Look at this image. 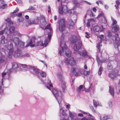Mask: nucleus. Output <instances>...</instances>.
<instances>
[{
	"label": "nucleus",
	"mask_w": 120,
	"mask_h": 120,
	"mask_svg": "<svg viewBox=\"0 0 120 120\" xmlns=\"http://www.w3.org/2000/svg\"><path fill=\"white\" fill-rule=\"evenodd\" d=\"M47 83L49 85L50 88L48 86H46H46L48 89L51 90L53 95L57 101L59 105L60 113L63 116H66L67 114L66 112L67 111V110H64L63 109L64 106L65 105L63 102H62V94L61 92L60 91H58L56 90L55 89H52V90H51L50 88L52 87V85L51 83L50 80H49L48 79H47Z\"/></svg>",
	"instance_id": "f257e3e1"
},
{
	"label": "nucleus",
	"mask_w": 120,
	"mask_h": 120,
	"mask_svg": "<svg viewBox=\"0 0 120 120\" xmlns=\"http://www.w3.org/2000/svg\"><path fill=\"white\" fill-rule=\"evenodd\" d=\"M60 48V49L58 54L61 56L62 55L65 54L67 57H70L71 56V52L69 49L67 48L65 43L64 42L61 40Z\"/></svg>",
	"instance_id": "f03ea898"
},
{
	"label": "nucleus",
	"mask_w": 120,
	"mask_h": 120,
	"mask_svg": "<svg viewBox=\"0 0 120 120\" xmlns=\"http://www.w3.org/2000/svg\"><path fill=\"white\" fill-rule=\"evenodd\" d=\"M81 45V41H80L75 45L73 49L74 50L76 51L78 54H79L80 56H84L86 55V51L85 50H83L82 52L78 51L80 49Z\"/></svg>",
	"instance_id": "7ed1b4c3"
},
{
	"label": "nucleus",
	"mask_w": 120,
	"mask_h": 120,
	"mask_svg": "<svg viewBox=\"0 0 120 120\" xmlns=\"http://www.w3.org/2000/svg\"><path fill=\"white\" fill-rule=\"evenodd\" d=\"M36 20L38 21L37 22H36V21L34 19L32 20H29L28 21V22L29 24L31 25L38 23L40 22L41 24L44 26L46 25L47 23V22L45 19H41L40 17H37Z\"/></svg>",
	"instance_id": "20e7f679"
},
{
	"label": "nucleus",
	"mask_w": 120,
	"mask_h": 120,
	"mask_svg": "<svg viewBox=\"0 0 120 120\" xmlns=\"http://www.w3.org/2000/svg\"><path fill=\"white\" fill-rule=\"evenodd\" d=\"M30 68L31 71H32L33 73L38 76L39 74H40L42 77H45L46 76V74L45 73L42 71L39 70L37 68H36L34 67L30 66Z\"/></svg>",
	"instance_id": "39448f33"
},
{
	"label": "nucleus",
	"mask_w": 120,
	"mask_h": 120,
	"mask_svg": "<svg viewBox=\"0 0 120 120\" xmlns=\"http://www.w3.org/2000/svg\"><path fill=\"white\" fill-rule=\"evenodd\" d=\"M101 44L100 42L98 43L97 44V47L99 51V52L98 53V55H97L96 56V60L98 66H99V65L100 62L103 63V62H105V61L100 60L99 58H100L101 59V53L100 52V47H101Z\"/></svg>",
	"instance_id": "423d86ee"
},
{
	"label": "nucleus",
	"mask_w": 120,
	"mask_h": 120,
	"mask_svg": "<svg viewBox=\"0 0 120 120\" xmlns=\"http://www.w3.org/2000/svg\"><path fill=\"white\" fill-rule=\"evenodd\" d=\"M58 23L59 30L60 32H62L65 30V20L63 18L59 20Z\"/></svg>",
	"instance_id": "0eeeda50"
},
{
	"label": "nucleus",
	"mask_w": 120,
	"mask_h": 120,
	"mask_svg": "<svg viewBox=\"0 0 120 120\" xmlns=\"http://www.w3.org/2000/svg\"><path fill=\"white\" fill-rule=\"evenodd\" d=\"M11 41L14 42L16 46L19 45L21 48L24 46L25 43L20 41L19 39L17 38H12L11 39Z\"/></svg>",
	"instance_id": "6e6552de"
},
{
	"label": "nucleus",
	"mask_w": 120,
	"mask_h": 120,
	"mask_svg": "<svg viewBox=\"0 0 120 120\" xmlns=\"http://www.w3.org/2000/svg\"><path fill=\"white\" fill-rule=\"evenodd\" d=\"M15 31V28L14 27H11L10 28L9 30L7 28L4 29V31L2 30L0 31V35H2L4 33L6 34L7 35H8L10 33H13L14 34Z\"/></svg>",
	"instance_id": "1a4fd4ad"
},
{
	"label": "nucleus",
	"mask_w": 120,
	"mask_h": 120,
	"mask_svg": "<svg viewBox=\"0 0 120 120\" xmlns=\"http://www.w3.org/2000/svg\"><path fill=\"white\" fill-rule=\"evenodd\" d=\"M108 36L109 37H111V39L113 41H119L120 38L118 37L119 35L117 34H115L112 36L111 32L108 31L107 32Z\"/></svg>",
	"instance_id": "9d476101"
},
{
	"label": "nucleus",
	"mask_w": 120,
	"mask_h": 120,
	"mask_svg": "<svg viewBox=\"0 0 120 120\" xmlns=\"http://www.w3.org/2000/svg\"><path fill=\"white\" fill-rule=\"evenodd\" d=\"M48 39H46L45 40L44 42L42 41H40L38 42L36 44L37 46L40 47V49L43 48L44 47H46V45L48 44Z\"/></svg>",
	"instance_id": "9b49d317"
},
{
	"label": "nucleus",
	"mask_w": 120,
	"mask_h": 120,
	"mask_svg": "<svg viewBox=\"0 0 120 120\" xmlns=\"http://www.w3.org/2000/svg\"><path fill=\"white\" fill-rule=\"evenodd\" d=\"M68 8L65 5H61L59 10V12L60 14L68 13Z\"/></svg>",
	"instance_id": "f8f14e48"
},
{
	"label": "nucleus",
	"mask_w": 120,
	"mask_h": 120,
	"mask_svg": "<svg viewBox=\"0 0 120 120\" xmlns=\"http://www.w3.org/2000/svg\"><path fill=\"white\" fill-rule=\"evenodd\" d=\"M66 62L68 64H69L72 66L75 65L76 64V61L73 57L67 58Z\"/></svg>",
	"instance_id": "ddd939ff"
},
{
	"label": "nucleus",
	"mask_w": 120,
	"mask_h": 120,
	"mask_svg": "<svg viewBox=\"0 0 120 120\" xmlns=\"http://www.w3.org/2000/svg\"><path fill=\"white\" fill-rule=\"evenodd\" d=\"M7 48L8 51V55L10 56H12L14 51L13 44L11 43L9 45H8Z\"/></svg>",
	"instance_id": "4468645a"
},
{
	"label": "nucleus",
	"mask_w": 120,
	"mask_h": 120,
	"mask_svg": "<svg viewBox=\"0 0 120 120\" xmlns=\"http://www.w3.org/2000/svg\"><path fill=\"white\" fill-rule=\"evenodd\" d=\"M82 71L80 68H73L72 71L75 76L80 75L82 74Z\"/></svg>",
	"instance_id": "2eb2a0df"
},
{
	"label": "nucleus",
	"mask_w": 120,
	"mask_h": 120,
	"mask_svg": "<svg viewBox=\"0 0 120 120\" xmlns=\"http://www.w3.org/2000/svg\"><path fill=\"white\" fill-rule=\"evenodd\" d=\"M78 40L77 36L75 35L71 36L69 38L70 42L72 43H76L78 41Z\"/></svg>",
	"instance_id": "dca6fc26"
},
{
	"label": "nucleus",
	"mask_w": 120,
	"mask_h": 120,
	"mask_svg": "<svg viewBox=\"0 0 120 120\" xmlns=\"http://www.w3.org/2000/svg\"><path fill=\"white\" fill-rule=\"evenodd\" d=\"M47 29L49 30L50 31L48 33V37L49 39H50L51 37V34L52 31V29L50 27V25L49 24L45 28V30Z\"/></svg>",
	"instance_id": "f3484780"
},
{
	"label": "nucleus",
	"mask_w": 120,
	"mask_h": 120,
	"mask_svg": "<svg viewBox=\"0 0 120 120\" xmlns=\"http://www.w3.org/2000/svg\"><path fill=\"white\" fill-rule=\"evenodd\" d=\"M7 75V73H6L3 72L2 74V80L1 85L0 86V91L1 90V87H2L3 86V82L5 79L8 78V77H7L6 75Z\"/></svg>",
	"instance_id": "a211bd4d"
},
{
	"label": "nucleus",
	"mask_w": 120,
	"mask_h": 120,
	"mask_svg": "<svg viewBox=\"0 0 120 120\" xmlns=\"http://www.w3.org/2000/svg\"><path fill=\"white\" fill-rule=\"evenodd\" d=\"M69 116L68 118V120H74V117L75 116V114L74 112L69 111Z\"/></svg>",
	"instance_id": "6ab92c4d"
},
{
	"label": "nucleus",
	"mask_w": 120,
	"mask_h": 120,
	"mask_svg": "<svg viewBox=\"0 0 120 120\" xmlns=\"http://www.w3.org/2000/svg\"><path fill=\"white\" fill-rule=\"evenodd\" d=\"M8 40L5 39L4 36H2L1 37V39L0 41V43L4 44L7 43L8 42Z\"/></svg>",
	"instance_id": "aec40b11"
},
{
	"label": "nucleus",
	"mask_w": 120,
	"mask_h": 120,
	"mask_svg": "<svg viewBox=\"0 0 120 120\" xmlns=\"http://www.w3.org/2000/svg\"><path fill=\"white\" fill-rule=\"evenodd\" d=\"M119 30L120 28L119 26L116 25L112 28V31L113 32L116 33L117 32L116 31H118Z\"/></svg>",
	"instance_id": "412c9836"
},
{
	"label": "nucleus",
	"mask_w": 120,
	"mask_h": 120,
	"mask_svg": "<svg viewBox=\"0 0 120 120\" xmlns=\"http://www.w3.org/2000/svg\"><path fill=\"white\" fill-rule=\"evenodd\" d=\"M109 92L111 95L113 97H114V89L113 86H110L109 87Z\"/></svg>",
	"instance_id": "4be33fe9"
},
{
	"label": "nucleus",
	"mask_w": 120,
	"mask_h": 120,
	"mask_svg": "<svg viewBox=\"0 0 120 120\" xmlns=\"http://www.w3.org/2000/svg\"><path fill=\"white\" fill-rule=\"evenodd\" d=\"M93 85L92 83H91L90 85V86L89 88L87 90H86L85 87H83V90L85 91L86 92H89L91 90H93Z\"/></svg>",
	"instance_id": "5701e85b"
},
{
	"label": "nucleus",
	"mask_w": 120,
	"mask_h": 120,
	"mask_svg": "<svg viewBox=\"0 0 120 120\" xmlns=\"http://www.w3.org/2000/svg\"><path fill=\"white\" fill-rule=\"evenodd\" d=\"M68 25L70 26V28H71L74 25V22L73 21L72 19L69 20V21L68 23Z\"/></svg>",
	"instance_id": "b1692460"
},
{
	"label": "nucleus",
	"mask_w": 120,
	"mask_h": 120,
	"mask_svg": "<svg viewBox=\"0 0 120 120\" xmlns=\"http://www.w3.org/2000/svg\"><path fill=\"white\" fill-rule=\"evenodd\" d=\"M12 68L15 70L18 67V64L15 62H13L12 63Z\"/></svg>",
	"instance_id": "393cba45"
},
{
	"label": "nucleus",
	"mask_w": 120,
	"mask_h": 120,
	"mask_svg": "<svg viewBox=\"0 0 120 120\" xmlns=\"http://www.w3.org/2000/svg\"><path fill=\"white\" fill-rule=\"evenodd\" d=\"M5 21L7 22L6 23L7 26L8 25V26H10L11 24H13V23L11 21L10 19L9 18L5 20Z\"/></svg>",
	"instance_id": "a878e982"
},
{
	"label": "nucleus",
	"mask_w": 120,
	"mask_h": 120,
	"mask_svg": "<svg viewBox=\"0 0 120 120\" xmlns=\"http://www.w3.org/2000/svg\"><path fill=\"white\" fill-rule=\"evenodd\" d=\"M13 56L15 57H19L21 58L22 56V54L19 52H17L16 54H14Z\"/></svg>",
	"instance_id": "bb28decb"
},
{
	"label": "nucleus",
	"mask_w": 120,
	"mask_h": 120,
	"mask_svg": "<svg viewBox=\"0 0 120 120\" xmlns=\"http://www.w3.org/2000/svg\"><path fill=\"white\" fill-rule=\"evenodd\" d=\"M6 60L7 59L4 56H2L1 58H0V64L3 62L4 64H5Z\"/></svg>",
	"instance_id": "cd10ccee"
},
{
	"label": "nucleus",
	"mask_w": 120,
	"mask_h": 120,
	"mask_svg": "<svg viewBox=\"0 0 120 120\" xmlns=\"http://www.w3.org/2000/svg\"><path fill=\"white\" fill-rule=\"evenodd\" d=\"M118 42H115L114 43V45L115 48H117V49L118 50H119L118 49V46H120V39L119 41H118Z\"/></svg>",
	"instance_id": "c85d7f7f"
},
{
	"label": "nucleus",
	"mask_w": 120,
	"mask_h": 120,
	"mask_svg": "<svg viewBox=\"0 0 120 120\" xmlns=\"http://www.w3.org/2000/svg\"><path fill=\"white\" fill-rule=\"evenodd\" d=\"M100 27L98 26H95L94 28V30L95 32H98L99 31Z\"/></svg>",
	"instance_id": "c756f323"
},
{
	"label": "nucleus",
	"mask_w": 120,
	"mask_h": 120,
	"mask_svg": "<svg viewBox=\"0 0 120 120\" xmlns=\"http://www.w3.org/2000/svg\"><path fill=\"white\" fill-rule=\"evenodd\" d=\"M61 87L63 92H64L66 90V86L65 82H63L62 84Z\"/></svg>",
	"instance_id": "7c9ffc66"
},
{
	"label": "nucleus",
	"mask_w": 120,
	"mask_h": 120,
	"mask_svg": "<svg viewBox=\"0 0 120 120\" xmlns=\"http://www.w3.org/2000/svg\"><path fill=\"white\" fill-rule=\"evenodd\" d=\"M58 78L60 79H62L63 77L62 72H59L57 74Z\"/></svg>",
	"instance_id": "2f4dec72"
},
{
	"label": "nucleus",
	"mask_w": 120,
	"mask_h": 120,
	"mask_svg": "<svg viewBox=\"0 0 120 120\" xmlns=\"http://www.w3.org/2000/svg\"><path fill=\"white\" fill-rule=\"evenodd\" d=\"M83 87V85H80L79 87H77L76 89L77 91L79 92L81 91L82 90V89Z\"/></svg>",
	"instance_id": "473e14b6"
},
{
	"label": "nucleus",
	"mask_w": 120,
	"mask_h": 120,
	"mask_svg": "<svg viewBox=\"0 0 120 120\" xmlns=\"http://www.w3.org/2000/svg\"><path fill=\"white\" fill-rule=\"evenodd\" d=\"M101 19V20L100 21L101 23L105 24L107 22V20L105 16H103V18Z\"/></svg>",
	"instance_id": "72a5a7b5"
},
{
	"label": "nucleus",
	"mask_w": 120,
	"mask_h": 120,
	"mask_svg": "<svg viewBox=\"0 0 120 120\" xmlns=\"http://www.w3.org/2000/svg\"><path fill=\"white\" fill-rule=\"evenodd\" d=\"M93 103L94 106L95 107H96L98 105L101 106V105L99 104V102L98 101L96 102L95 100H93Z\"/></svg>",
	"instance_id": "f704fd0d"
},
{
	"label": "nucleus",
	"mask_w": 120,
	"mask_h": 120,
	"mask_svg": "<svg viewBox=\"0 0 120 120\" xmlns=\"http://www.w3.org/2000/svg\"><path fill=\"white\" fill-rule=\"evenodd\" d=\"M14 35H17L19 37H21L23 35V34H20L19 32L17 31L15 32L14 34Z\"/></svg>",
	"instance_id": "c9c22d12"
},
{
	"label": "nucleus",
	"mask_w": 120,
	"mask_h": 120,
	"mask_svg": "<svg viewBox=\"0 0 120 120\" xmlns=\"http://www.w3.org/2000/svg\"><path fill=\"white\" fill-rule=\"evenodd\" d=\"M103 16H104L103 13V12H101V13H100V14L98 15V16L97 17V18H103Z\"/></svg>",
	"instance_id": "e433bc0d"
},
{
	"label": "nucleus",
	"mask_w": 120,
	"mask_h": 120,
	"mask_svg": "<svg viewBox=\"0 0 120 120\" xmlns=\"http://www.w3.org/2000/svg\"><path fill=\"white\" fill-rule=\"evenodd\" d=\"M116 3L117 5L116 6V5H115V7H116V9L118 10V6L120 4V2L118 1L117 0L116 1Z\"/></svg>",
	"instance_id": "4c0bfd02"
},
{
	"label": "nucleus",
	"mask_w": 120,
	"mask_h": 120,
	"mask_svg": "<svg viewBox=\"0 0 120 120\" xmlns=\"http://www.w3.org/2000/svg\"><path fill=\"white\" fill-rule=\"evenodd\" d=\"M7 5L6 4H3L1 7V8L3 9H5L7 7Z\"/></svg>",
	"instance_id": "58836bf2"
},
{
	"label": "nucleus",
	"mask_w": 120,
	"mask_h": 120,
	"mask_svg": "<svg viewBox=\"0 0 120 120\" xmlns=\"http://www.w3.org/2000/svg\"><path fill=\"white\" fill-rule=\"evenodd\" d=\"M32 44V41L30 40L28 42L27 45H26V47H27L29 46L30 45Z\"/></svg>",
	"instance_id": "ea45409f"
},
{
	"label": "nucleus",
	"mask_w": 120,
	"mask_h": 120,
	"mask_svg": "<svg viewBox=\"0 0 120 120\" xmlns=\"http://www.w3.org/2000/svg\"><path fill=\"white\" fill-rule=\"evenodd\" d=\"M102 71V68L101 67H99V71H98V74L99 75H100L101 74Z\"/></svg>",
	"instance_id": "a19ab883"
},
{
	"label": "nucleus",
	"mask_w": 120,
	"mask_h": 120,
	"mask_svg": "<svg viewBox=\"0 0 120 120\" xmlns=\"http://www.w3.org/2000/svg\"><path fill=\"white\" fill-rule=\"evenodd\" d=\"M108 68L109 69H111L112 68V67L110 63H108L107 66Z\"/></svg>",
	"instance_id": "79ce46f5"
},
{
	"label": "nucleus",
	"mask_w": 120,
	"mask_h": 120,
	"mask_svg": "<svg viewBox=\"0 0 120 120\" xmlns=\"http://www.w3.org/2000/svg\"><path fill=\"white\" fill-rule=\"evenodd\" d=\"M111 118L109 116H105L103 117V120H106Z\"/></svg>",
	"instance_id": "37998d69"
},
{
	"label": "nucleus",
	"mask_w": 120,
	"mask_h": 120,
	"mask_svg": "<svg viewBox=\"0 0 120 120\" xmlns=\"http://www.w3.org/2000/svg\"><path fill=\"white\" fill-rule=\"evenodd\" d=\"M109 76L111 78L113 79H114L115 77L114 74L110 73H109Z\"/></svg>",
	"instance_id": "c03bdc74"
},
{
	"label": "nucleus",
	"mask_w": 120,
	"mask_h": 120,
	"mask_svg": "<svg viewBox=\"0 0 120 120\" xmlns=\"http://www.w3.org/2000/svg\"><path fill=\"white\" fill-rule=\"evenodd\" d=\"M86 37L87 38H89L90 37V34L89 33L86 32L85 33Z\"/></svg>",
	"instance_id": "a18cd8bd"
},
{
	"label": "nucleus",
	"mask_w": 120,
	"mask_h": 120,
	"mask_svg": "<svg viewBox=\"0 0 120 120\" xmlns=\"http://www.w3.org/2000/svg\"><path fill=\"white\" fill-rule=\"evenodd\" d=\"M24 20V18L22 17H21L20 18L18 19V21L19 22H22Z\"/></svg>",
	"instance_id": "49530a36"
},
{
	"label": "nucleus",
	"mask_w": 120,
	"mask_h": 120,
	"mask_svg": "<svg viewBox=\"0 0 120 120\" xmlns=\"http://www.w3.org/2000/svg\"><path fill=\"white\" fill-rule=\"evenodd\" d=\"M99 27L100 29L99 31L100 32H101L104 31L105 29L103 28V26H101L100 27Z\"/></svg>",
	"instance_id": "de8ad7c7"
},
{
	"label": "nucleus",
	"mask_w": 120,
	"mask_h": 120,
	"mask_svg": "<svg viewBox=\"0 0 120 120\" xmlns=\"http://www.w3.org/2000/svg\"><path fill=\"white\" fill-rule=\"evenodd\" d=\"M35 9V8L34 7H32L31 6H30L27 10H34Z\"/></svg>",
	"instance_id": "09e8293b"
},
{
	"label": "nucleus",
	"mask_w": 120,
	"mask_h": 120,
	"mask_svg": "<svg viewBox=\"0 0 120 120\" xmlns=\"http://www.w3.org/2000/svg\"><path fill=\"white\" fill-rule=\"evenodd\" d=\"M64 34H62L61 36V39H60V42H61V40H62V42H63V41H64V43H65V42L64 41V40L63 39L64 38Z\"/></svg>",
	"instance_id": "8fccbe9b"
},
{
	"label": "nucleus",
	"mask_w": 120,
	"mask_h": 120,
	"mask_svg": "<svg viewBox=\"0 0 120 120\" xmlns=\"http://www.w3.org/2000/svg\"><path fill=\"white\" fill-rule=\"evenodd\" d=\"M89 73L90 72L89 71H87L86 70L84 71V74L85 75H89Z\"/></svg>",
	"instance_id": "3c124183"
},
{
	"label": "nucleus",
	"mask_w": 120,
	"mask_h": 120,
	"mask_svg": "<svg viewBox=\"0 0 120 120\" xmlns=\"http://www.w3.org/2000/svg\"><path fill=\"white\" fill-rule=\"evenodd\" d=\"M74 11L73 10H71L69 11L68 10V13L70 14H72L73 13Z\"/></svg>",
	"instance_id": "603ef678"
},
{
	"label": "nucleus",
	"mask_w": 120,
	"mask_h": 120,
	"mask_svg": "<svg viewBox=\"0 0 120 120\" xmlns=\"http://www.w3.org/2000/svg\"><path fill=\"white\" fill-rule=\"evenodd\" d=\"M20 66L21 67H23L24 68H26L27 65L26 64H20Z\"/></svg>",
	"instance_id": "864d4df0"
},
{
	"label": "nucleus",
	"mask_w": 120,
	"mask_h": 120,
	"mask_svg": "<svg viewBox=\"0 0 120 120\" xmlns=\"http://www.w3.org/2000/svg\"><path fill=\"white\" fill-rule=\"evenodd\" d=\"M70 105L69 104L67 105H66V108L69 110V111H70L69 110V109L70 108Z\"/></svg>",
	"instance_id": "5fc2aeb1"
},
{
	"label": "nucleus",
	"mask_w": 120,
	"mask_h": 120,
	"mask_svg": "<svg viewBox=\"0 0 120 120\" xmlns=\"http://www.w3.org/2000/svg\"><path fill=\"white\" fill-rule=\"evenodd\" d=\"M19 9L17 8H16L15 10H14V11L12 13L13 14L14 13H16L17 12V11H19Z\"/></svg>",
	"instance_id": "6e6d98bb"
},
{
	"label": "nucleus",
	"mask_w": 120,
	"mask_h": 120,
	"mask_svg": "<svg viewBox=\"0 0 120 120\" xmlns=\"http://www.w3.org/2000/svg\"><path fill=\"white\" fill-rule=\"evenodd\" d=\"M117 22L116 20H113V23H112V25L116 24L117 23Z\"/></svg>",
	"instance_id": "4d7b16f0"
},
{
	"label": "nucleus",
	"mask_w": 120,
	"mask_h": 120,
	"mask_svg": "<svg viewBox=\"0 0 120 120\" xmlns=\"http://www.w3.org/2000/svg\"><path fill=\"white\" fill-rule=\"evenodd\" d=\"M108 105L110 107H112V102H109L108 103Z\"/></svg>",
	"instance_id": "13d9d810"
},
{
	"label": "nucleus",
	"mask_w": 120,
	"mask_h": 120,
	"mask_svg": "<svg viewBox=\"0 0 120 120\" xmlns=\"http://www.w3.org/2000/svg\"><path fill=\"white\" fill-rule=\"evenodd\" d=\"M90 109H91L93 111H95V110L94 109H93V106H92V105H90Z\"/></svg>",
	"instance_id": "bf43d9fd"
},
{
	"label": "nucleus",
	"mask_w": 120,
	"mask_h": 120,
	"mask_svg": "<svg viewBox=\"0 0 120 120\" xmlns=\"http://www.w3.org/2000/svg\"><path fill=\"white\" fill-rule=\"evenodd\" d=\"M86 26L88 27L89 28L90 26V23L89 22H87L86 24Z\"/></svg>",
	"instance_id": "052dcab7"
},
{
	"label": "nucleus",
	"mask_w": 120,
	"mask_h": 120,
	"mask_svg": "<svg viewBox=\"0 0 120 120\" xmlns=\"http://www.w3.org/2000/svg\"><path fill=\"white\" fill-rule=\"evenodd\" d=\"M90 15V16L92 17H94L95 16V15L92 12H91Z\"/></svg>",
	"instance_id": "680f3d73"
},
{
	"label": "nucleus",
	"mask_w": 120,
	"mask_h": 120,
	"mask_svg": "<svg viewBox=\"0 0 120 120\" xmlns=\"http://www.w3.org/2000/svg\"><path fill=\"white\" fill-rule=\"evenodd\" d=\"M17 2L18 3L20 4H22V1L20 0H17Z\"/></svg>",
	"instance_id": "e2e57ef3"
},
{
	"label": "nucleus",
	"mask_w": 120,
	"mask_h": 120,
	"mask_svg": "<svg viewBox=\"0 0 120 120\" xmlns=\"http://www.w3.org/2000/svg\"><path fill=\"white\" fill-rule=\"evenodd\" d=\"M104 35H100L99 37V38L101 39H103L104 38Z\"/></svg>",
	"instance_id": "0e129e2a"
},
{
	"label": "nucleus",
	"mask_w": 120,
	"mask_h": 120,
	"mask_svg": "<svg viewBox=\"0 0 120 120\" xmlns=\"http://www.w3.org/2000/svg\"><path fill=\"white\" fill-rule=\"evenodd\" d=\"M105 8L106 9H107L109 8V7L108 5L105 4L104 6Z\"/></svg>",
	"instance_id": "69168bd1"
},
{
	"label": "nucleus",
	"mask_w": 120,
	"mask_h": 120,
	"mask_svg": "<svg viewBox=\"0 0 120 120\" xmlns=\"http://www.w3.org/2000/svg\"><path fill=\"white\" fill-rule=\"evenodd\" d=\"M5 2L4 0H0V3L3 4H5Z\"/></svg>",
	"instance_id": "338daca9"
},
{
	"label": "nucleus",
	"mask_w": 120,
	"mask_h": 120,
	"mask_svg": "<svg viewBox=\"0 0 120 120\" xmlns=\"http://www.w3.org/2000/svg\"><path fill=\"white\" fill-rule=\"evenodd\" d=\"M81 120H87V118L86 117H84L81 119Z\"/></svg>",
	"instance_id": "774afa93"
}]
</instances>
